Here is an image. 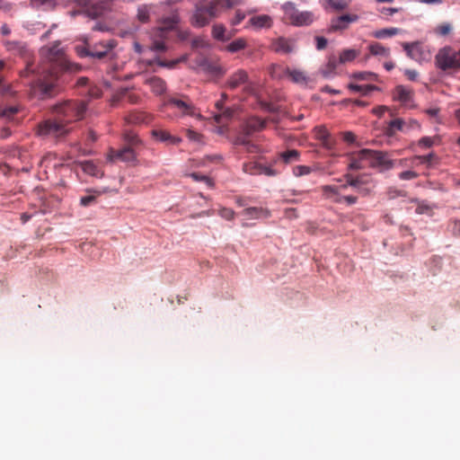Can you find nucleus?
Segmentation results:
<instances>
[{
    "label": "nucleus",
    "mask_w": 460,
    "mask_h": 460,
    "mask_svg": "<svg viewBox=\"0 0 460 460\" xmlns=\"http://www.w3.org/2000/svg\"><path fill=\"white\" fill-rule=\"evenodd\" d=\"M86 111L84 101H66L54 106L55 119H46L37 125L36 134L42 137H60L69 132L67 124L81 119Z\"/></svg>",
    "instance_id": "f257e3e1"
},
{
    "label": "nucleus",
    "mask_w": 460,
    "mask_h": 460,
    "mask_svg": "<svg viewBox=\"0 0 460 460\" xmlns=\"http://www.w3.org/2000/svg\"><path fill=\"white\" fill-rule=\"evenodd\" d=\"M80 66L72 65L65 59H60L58 64L51 63L42 73L30 84V94L39 100H46L54 97L58 93V71H77Z\"/></svg>",
    "instance_id": "f03ea898"
},
{
    "label": "nucleus",
    "mask_w": 460,
    "mask_h": 460,
    "mask_svg": "<svg viewBox=\"0 0 460 460\" xmlns=\"http://www.w3.org/2000/svg\"><path fill=\"white\" fill-rule=\"evenodd\" d=\"M243 0H201L195 4V10L191 16V24L194 27L207 26L211 20L221 15L225 10L242 4Z\"/></svg>",
    "instance_id": "7ed1b4c3"
},
{
    "label": "nucleus",
    "mask_w": 460,
    "mask_h": 460,
    "mask_svg": "<svg viewBox=\"0 0 460 460\" xmlns=\"http://www.w3.org/2000/svg\"><path fill=\"white\" fill-rule=\"evenodd\" d=\"M437 68L444 72L451 73L460 70V49L452 46H445L438 49L435 55Z\"/></svg>",
    "instance_id": "20e7f679"
},
{
    "label": "nucleus",
    "mask_w": 460,
    "mask_h": 460,
    "mask_svg": "<svg viewBox=\"0 0 460 460\" xmlns=\"http://www.w3.org/2000/svg\"><path fill=\"white\" fill-rule=\"evenodd\" d=\"M164 105L173 110L177 116L197 117L200 118V114L197 111L191 100L186 95H174L167 99Z\"/></svg>",
    "instance_id": "39448f33"
},
{
    "label": "nucleus",
    "mask_w": 460,
    "mask_h": 460,
    "mask_svg": "<svg viewBox=\"0 0 460 460\" xmlns=\"http://www.w3.org/2000/svg\"><path fill=\"white\" fill-rule=\"evenodd\" d=\"M285 19L291 24L296 26H305L311 24L314 20V15L312 12L298 11L293 3H286L283 6Z\"/></svg>",
    "instance_id": "423d86ee"
},
{
    "label": "nucleus",
    "mask_w": 460,
    "mask_h": 460,
    "mask_svg": "<svg viewBox=\"0 0 460 460\" xmlns=\"http://www.w3.org/2000/svg\"><path fill=\"white\" fill-rule=\"evenodd\" d=\"M116 47L117 41L112 39L91 43V58L99 60H114L117 58Z\"/></svg>",
    "instance_id": "0eeeda50"
},
{
    "label": "nucleus",
    "mask_w": 460,
    "mask_h": 460,
    "mask_svg": "<svg viewBox=\"0 0 460 460\" xmlns=\"http://www.w3.org/2000/svg\"><path fill=\"white\" fill-rule=\"evenodd\" d=\"M361 157L367 159V165L369 167L387 170L393 166L392 162L387 158V154L381 151L361 149Z\"/></svg>",
    "instance_id": "6e6552de"
},
{
    "label": "nucleus",
    "mask_w": 460,
    "mask_h": 460,
    "mask_svg": "<svg viewBox=\"0 0 460 460\" xmlns=\"http://www.w3.org/2000/svg\"><path fill=\"white\" fill-rule=\"evenodd\" d=\"M226 87L232 91L243 87L244 92L251 93L252 85L248 72L239 68L232 73L226 82Z\"/></svg>",
    "instance_id": "1a4fd4ad"
},
{
    "label": "nucleus",
    "mask_w": 460,
    "mask_h": 460,
    "mask_svg": "<svg viewBox=\"0 0 460 460\" xmlns=\"http://www.w3.org/2000/svg\"><path fill=\"white\" fill-rule=\"evenodd\" d=\"M196 68L200 72L215 76H223L226 73V69L223 67L218 61L208 58L201 55L194 59Z\"/></svg>",
    "instance_id": "9d476101"
},
{
    "label": "nucleus",
    "mask_w": 460,
    "mask_h": 460,
    "mask_svg": "<svg viewBox=\"0 0 460 460\" xmlns=\"http://www.w3.org/2000/svg\"><path fill=\"white\" fill-rule=\"evenodd\" d=\"M323 196L336 204L346 203L353 205L357 203L358 197L353 195L342 196L339 193V188L335 185H323L321 187Z\"/></svg>",
    "instance_id": "9b49d317"
},
{
    "label": "nucleus",
    "mask_w": 460,
    "mask_h": 460,
    "mask_svg": "<svg viewBox=\"0 0 460 460\" xmlns=\"http://www.w3.org/2000/svg\"><path fill=\"white\" fill-rule=\"evenodd\" d=\"M359 16L356 13H344L337 17H333L330 21L328 32H341L349 29L351 23L358 22Z\"/></svg>",
    "instance_id": "f8f14e48"
},
{
    "label": "nucleus",
    "mask_w": 460,
    "mask_h": 460,
    "mask_svg": "<svg viewBox=\"0 0 460 460\" xmlns=\"http://www.w3.org/2000/svg\"><path fill=\"white\" fill-rule=\"evenodd\" d=\"M243 171L251 175H266L269 177L277 176L279 172L272 167V165H266L255 161L244 163Z\"/></svg>",
    "instance_id": "ddd939ff"
},
{
    "label": "nucleus",
    "mask_w": 460,
    "mask_h": 460,
    "mask_svg": "<svg viewBox=\"0 0 460 460\" xmlns=\"http://www.w3.org/2000/svg\"><path fill=\"white\" fill-rule=\"evenodd\" d=\"M180 22L178 13H174L161 20V24L155 29L156 35L160 38H167L169 31L174 30Z\"/></svg>",
    "instance_id": "4468645a"
},
{
    "label": "nucleus",
    "mask_w": 460,
    "mask_h": 460,
    "mask_svg": "<svg viewBox=\"0 0 460 460\" xmlns=\"http://www.w3.org/2000/svg\"><path fill=\"white\" fill-rule=\"evenodd\" d=\"M136 153L130 146H125L119 150L111 149L108 154V160L111 162L119 160L129 163L136 161Z\"/></svg>",
    "instance_id": "2eb2a0df"
},
{
    "label": "nucleus",
    "mask_w": 460,
    "mask_h": 460,
    "mask_svg": "<svg viewBox=\"0 0 460 460\" xmlns=\"http://www.w3.org/2000/svg\"><path fill=\"white\" fill-rule=\"evenodd\" d=\"M402 47L408 57L418 62H421L428 58L424 56L423 48L419 42L403 43Z\"/></svg>",
    "instance_id": "dca6fc26"
},
{
    "label": "nucleus",
    "mask_w": 460,
    "mask_h": 460,
    "mask_svg": "<svg viewBox=\"0 0 460 460\" xmlns=\"http://www.w3.org/2000/svg\"><path fill=\"white\" fill-rule=\"evenodd\" d=\"M413 94L412 89L404 85H397L394 91V98L404 105L411 103Z\"/></svg>",
    "instance_id": "f3484780"
},
{
    "label": "nucleus",
    "mask_w": 460,
    "mask_h": 460,
    "mask_svg": "<svg viewBox=\"0 0 460 460\" xmlns=\"http://www.w3.org/2000/svg\"><path fill=\"white\" fill-rule=\"evenodd\" d=\"M235 32V30L227 31L222 23L214 24L211 31L213 38L219 41H227L231 40L234 36Z\"/></svg>",
    "instance_id": "a211bd4d"
},
{
    "label": "nucleus",
    "mask_w": 460,
    "mask_h": 460,
    "mask_svg": "<svg viewBox=\"0 0 460 460\" xmlns=\"http://www.w3.org/2000/svg\"><path fill=\"white\" fill-rule=\"evenodd\" d=\"M246 219H258V218H268L270 217V212L267 208L251 207L243 209L241 212Z\"/></svg>",
    "instance_id": "6ab92c4d"
},
{
    "label": "nucleus",
    "mask_w": 460,
    "mask_h": 460,
    "mask_svg": "<svg viewBox=\"0 0 460 460\" xmlns=\"http://www.w3.org/2000/svg\"><path fill=\"white\" fill-rule=\"evenodd\" d=\"M151 119L152 117L150 114L139 111H131L126 117L127 122L134 125L148 124L151 121Z\"/></svg>",
    "instance_id": "aec40b11"
},
{
    "label": "nucleus",
    "mask_w": 460,
    "mask_h": 460,
    "mask_svg": "<svg viewBox=\"0 0 460 460\" xmlns=\"http://www.w3.org/2000/svg\"><path fill=\"white\" fill-rule=\"evenodd\" d=\"M271 49L275 52L288 54L294 49V43L291 40L279 38L272 42Z\"/></svg>",
    "instance_id": "412c9836"
},
{
    "label": "nucleus",
    "mask_w": 460,
    "mask_h": 460,
    "mask_svg": "<svg viewBox=\"0 0 460 460\" xmlns=\"http://www.w3.org/2000/svg\"><path fill=\"white\" fill-rule=\"evenodd\" d=\"M146 84L156 95L164 94L167 89L165 81L158 76H152L146 79Z\"/></svg>",
    "instance_id": "4be33fe9"
},
{
    "label": "nucleus",
    "mask_w": 460,
    "mask_h": 460,
    "mask_svg": "<svg viewBox=\"0 0 460 460\" xmlns=\"http://www.w3.org/2000/svg\"><path fill=\"white\" fill-rule=\"evenodd\" d=\"M152 135L156 139L172 145H178L181 141L180 137L171 135L170 132L164 129H154Z\"/></svg>",
    "instance_id": "5701e85b"
},
{
    "label": "nucleus",
    "mask_w": 460,
    "mask_h": 460,
    "mask_svg": "<svg viewBox=\"0 0 460 460\" xmlns=\"http://www.w3.org/2000/svg\"><path fill=\"white\" fill-rule=\"evenodd\" d=\"M155 5L153 4H141L137 10V20L141 23H147L150 22L151 14L154 13Z\"/></svg>",
    "instance_id": "b1692460"
},
{
    "label": "nucleus",
    "mask_w": 460,
    "mask_h": 460,
    "mask_svg": "<svg viewBox=\"0 0 460 460\" xmlns=\"http://www.w3.org/2000/svg\"><path fill=\"white\" fill-rule=\"evenodd\" d=\"M248 23L255 29L270 28L272 25V20L269 15L261 14L252 17Z\"/></svg>",
    "instance_id": "393cba45"
},
{
    "label": "nucleus",
    "mask_w": 460,
    "mask_h": 460,
    "mask_svg": "<svg viewBox=\"0 0 460 460\" xmlns=\"http://www.w3.org/2000/svg\"><path fill=\"white\" fill-rule=\"evenodd\" d=\"M367 166V159L361 157V150L350 155L349 164V170H360Z\"/></svg>",
    "instance_id": "a878e982"
},
{
    "label": "nucleus",
    "mask_w": 460,
    "mask_h": 460,
    "mask_svg": "<svg viewBox=\"0 0 460 460\" xmlns=\"http://www.w3.org/2000/svg\"><path fill=\"white\" fill-rule=\"evenodd\" d=\"M266 126V120L253 117L247 120L246 123V134L250 135L253 132L262 130Z\"/></svg>",
    "instance_id": "bb28decb"
},
{
    "label": "nucleus",
    "mask_w": 460,
    "mask_h": 460,
    "mask_svg": "<svg viewBox=\"0 0 460 460\" xmlns=\"http://www.w3.org/2000/svg\"><path fill=\"white\" fill-rule=\"evenodd\" d=\"M325 4L323 8L327 10L331 8L334 11H342L349 7L352 0H323Z\"/></svg>",
    "instance_id": "cd10ccee"
},
{
    "label": "nucleus",
    "mask_w": 460,
    "mask_h": 460,
    "mask_svg": "<svg viewBox=\"0 0 460 460\" xmlns=\"http://www.w3.org/2000/svg\"><path fill=\"white\" fill-rule=\"evenodd\" d=\"M314 131H315L316 138L318 140L322 141L323 145L325 147L331 148L332 143V140H331V136H330L328 130L326 129V128H324L323 126L316 127L314 128Z\"/></svg>",
    "instance_id": "c85d7f7f"
},
{
    "label": "nucleus",
    "mask_w": 460,
    "mask_h": 460,
    "mask_svg": "<svg viewBox=\"0 0 460 460\" xmlns=\"http://www.w3.org/2000/svg\"><path fill=\"white\" fill-rule=\"evenodd\" d=\"M339 64V58L337 59L334 56H331L325 66L322 68V75L324 77L332 76L335 74L336 68Z\"/></svg>",
    "instance_id": "c756f323"
},
{
    "label": "nucleus",
    "mask_w": 460,
    "mask_h": 460,
    "mask_svg": "<svg viewBox=\"0 0 460 460\" xmlns=\"http://www.w3.org/2000/svg\"><path fill=\"white\" fill-rule=\"evenodd\" d=\"M368 50L373 56H380L384 58H387L390 55V49L385 48L382 44L378 42H373L368 46Z\"/></svg>",
    "instance_id": "7c9ffc66"
},
{
    "label": "nucleus",
    "mask_w": 460,
    "mask_h": 460,
    "mask_svg": "<svg viewBox=\"0 0 460 460\" xmlns=\"http://www.w3.org/2000/svg\"><path fill=\"white\" fill-rule=\"evenodd\" d=\"M359 55V51L354 49H343L340 53L339 62L340 64H346L353 61Z\"/></svg>",
    "instance_id": "2f4dec72"
},
{
    "label": "nucleus",
    "mask_w": 460,
    "mask_h": 460,
    "mask_svg": "<svg viewBox=\"0 0 460 460\" xmlns=\"http://www.w3.org/2000/svg\"><path fill=\"white\" fill-rule=\"evenodd\" d=\"M80 166L82 168V170L84 171V172L89 174V175H92V176H96L98 177L99 175H102V173H101L98 166L92 161H84L80 164Z\"/></svg>",
    "instance_id": "473e14b6"
},
{
    "label": "nucleus",
    "mask_w": 460,
    "mask_h": 460,
    "mask_svg": "<svg viewBox=\"0 0 460 460\" xmlns=\"http://www.w3.org/2000/svg\"><path fill=\"white\" fill-rule=\"evenodd\" d=\"M279 159L285 164H291L299 160L300 153L296 149L288 150L279 155Z\"/></svg>",
    "instance_id": "72a5a7b5"
},
{
    "label": "nucleus",
    "mask_w": 460,
    "mask_h": 460,
    "mask_svg": "<svg viewBox=\"0 0 460 460\" xmlns=\"http://www.w3.org/2000/svg\"><path fill=\"white\" fill-rule=\"evenodd\" d=\"M4 45L8 51L14 54L24 55L27 51L25 45L19 41H6Z\"/></svg>",
    "instance_id": "f704fd0d"
},
{
    "label": "nucleus",
    "mask_w": 460,
    "mask_h": 460,
    "mask_svg": "<svg viewBox=\"0 0 460 460\" xmlns=\"http://www.w3.org/2000/svg\"><path fill=\"white\" fill-rule=\"evenodd\" d=\"M349 88L351 91L354 92H360L362 94L367 95L370 92L375 90H379V88L373 84H349Z\"/></svg>",
    "instance_id": "c9c22d12"
},
{
    "label": "nucleus",
    "mask_w": 460,
    "mask_h": 460,
    "mask_svg": "<svg viewBox=\"0 0 460 460\" xmlns=\"http://www.w3.org/2000/svg\"><path fill=\"white\" fill-rule=\"evenodd\" d=\"M404 121L402 119H395L389 122L386 128V134L388 136H394L396 131H401L403 128Z\"/></svg>",
    "instance_id": "e433bc0d"
},
{
    "label": "nucleus",
    "mask_w": 460,
    "mask_h": 460,
    "mask_svg": "<svg viewBox=\"0 0 460 460\" xmlns=\"http://www.w3.org/2000/svg\"><path fill=\"white\" fill-rule=\"evenodd\" d=\"M287 74L288 75V76L290 77V79L294 83L303 84H306V82H307L306 75H305L304 72H302L300 70H296V69L289 70V69H287Z\"/></svg>",
    "instance_id": "4c0bfd02"
},
{
    "label": "nucleus",
    "mask_w": 460,
    "mask_h": 460,
    "mask_svg": "<svg viewBox=\"0 0 460 460\" xmlns=\"http://www.w3.org/2000/svg\"><path fill=\"white\" fill-rule=\"evenodd\" d=\"M31 4L34 8L48 11L54 8L56 0H31Z\"/></svg>",
    "instance_id": "58836bf2"
},
{
    "label": "nucleus",
    "mask_w": 460,
    "mask_h": 460,
    "mask_svg": "<svg viewBox=\"0 0 460 460\" xmlns=\"http://www.w3.org/2000/svg\"><path fill=\"white\" fill-rule=\"evenodd\" d=\"M153 42H152V45L150 47V49L152 50H155V51H160V52H164L167 49V47L164 41V40L165 38H160L156 35V31L155 30L154 31V34H153Z\"/></svg>",
    "instance_id": "ea45409f"
},
{
    "label": "nucleus",
    "mask_w": 460,
    "mask_h": 460,
    "mask_svg": "<svg viewBox=\"0 0 460 460\" xmlns=\"http://www.w3.org/2000/svg\"><path fill=\"white\" fill-rule=\"evenodd\" d=\"M399 31H400V29H398V28L382 29V30L376 31L373 33V36L376 39H384V38L394 36V35L398 34Z\"/></svg>",
    "instance_id": "a19ab883"
},
{
    "label": "nucleus",
    "mask_w": 460,
    "mask_h": 460,
    "mask_svg": "<svg viewBox=\"0 0 460 460\" xmlns=\"http://www.w3.org/2000/svg\"><path fill=\"white\" fill-rule=\"evenodd\" d=\"M246 41L244 39L239 38L226 46V50L232 53L237 52L245 49Z\"/></svg>",
    "instance_id": "79ce46f5"
},
{
    "label": "nucleus",
    "mask_w": 460,
    "mask_h": 460,
    "mask_svg": "<svg viewBox=\"0 0 460 460\" xmlns=\"http://www.w3.org/2000/svg\"><path fill=\"white\" fill-rule=\"evenodd\" d=\"M352 77L357 80H362V81H377V79H378V76L376 74L372 73V72H367V71L354 73L352 75Z\"/></svg>",
    "instance_id": "37998d69"
},
{
    "label": "nucleus",
    "mask_w": 460,
    "mask_h": 460,
    "mask_svg": "<svg viewBox=\"0 0 460 460\" xmlns=\"http://www.w3.org/2000/svg\"><path fill=\"white\" fill-rule=\"evenodd\" d=\"M75 51L81 58H91V43L85 40L84 45L75 47Z\"/></svg>",
    "instance_id": "c03bdc74"
},
{
    "label": "nucleus",
    "mask_w": 460,
    "mask_h": 460,
    "mask_svg": "<svg viewBox=\"0 0 460 460\" xmlns=\"http://www.w3.org/2000/svg\"><path fill=\"white\" fill-rule=\"evenodd\" d=\"M189 176L193 179L195 181H204L208 187L212 188L214 186V182L212 179L206 175L199 174V172L190 173Z\"/></svg>",
    "instance_id": "a18cd8bd"
},
{
    "label": "nucleus",
    "mask_w": 460,
    "mask_h": 460,
    "mask_svg": "<svg viewBox=\"0 0 460 460\" xmlns=\"http://www.w3.org/2000/svg\"><path fill=\"white\" fill-rule=\"evenodd\" d=\"M312 172V169L306 165H296L293 168V173L296 177L307 175Z\"/></svg>",
    "instance_id": "49530a36"
},
{
    "label": "nucleus",
    "mask_w": 460,
    "mask_h": 460,
    "mask_svg": "<svg viewBox=\"0 0 460 460\" xmlns=\"http://www.w3.org/2000/svg\"><path fill=\"white\" fill-rule=\"evenodd\" d=\"M416 160L419 161L420 164H431L434 160L437 159V156L434 153H430L427 155H418L415 157Z\"/></svg>",
    "instance_id": "de8ad7c7"
},
{
    "label": "nucleus",
    "mask_w": 460,
    "mask_h": 460,
    "mask_svg": "<svg viewBox=\"0 0 460 460\" xmlns=\"http://www.w3.org/2000/svg\"><path fill=\"white\" fill-rule=\"evenodd\" d=\"M124 139L130 146H137V144L140 143V140L137 134L131 131L125 133Z\"/></svg>",
    "instance_id": "09e8293b"
},
{
    "label": "nucleus",
    "mask_w": 460,
    "mask_h": 460,
    "mask_svg": "<svg viewBox=\"0 0 460 460\" xmlns=\"http://www.w3.org/2000/svg\"><path fill=\"white\" fill-rule=\"evenodd\" d=\"M219 215L226 220H232L234 217V211L232 208H222L219 210Z\"/></svg>",
    "instance_id": "8fccbe9b"
},
{
    "label": "nucleus",
    "mask_w": 460,
    "mask_h": 460,
    "mask_svg": "<svg viewBox=\"0 0 460 460\" xmlns=\"http://www.w3.org/2000/svg\"><path fill=\"white\" fill-rule=\"evenodd\" d=\"M451 30L452 27L449 23H443L436 28V32L439 35L446 36L451 31Z\"/></svg>",
    "instance_id": "3c124183"
},
{
    "label": "nucleus",
    "mask_w": 460,
    "mask_h": 460,
    "mask_svg": "<svg viewBox=\"0 0 460 460\" xmlns=\"http://www.w3.org/2000/svg\"><path fill=\"white\" fill-rule=\"evenodd\" d=\"M245 13L242 10H236L234 17L230 21L231 25L235 26L245 19Z\"/></svg>",
    "instance_id": "603ef678"
},
{
    "label": "nucleus",
    "mask_w": 460,
    "mask_h": 460,
    "mask_svg": "<svg viewBox=\"0 0 460 460\" xmlns=\"http://www.w3.org/2000/svg\"><path fill=\"white\" fill-rule=\"evenodd\" d=\"M95 200H96L95 195L84 196L80 199V204L83 207H88V206L93 204L95 202Z\"/></svg>",
    "instance_id": "864d4df0"
},
{
    "label": "nucleus",
    "mask_w": 460,
    "mask_h": 460,
    "mask_svg": "<svg viewBox=\"0 0 460 460\" xmlns=\"http://www.w3.org/2000/svg\"><path fill=\"white\" fill-rule=\"evenodd\" d=\"M366 183L367 181L363 180L362 176H357L354 178V180H351L349 182V186L355 188L356 190L360 189V186Z\"/></svg>",
    "instance_id": "5fc2aeb1"
},
{
    "label": "nucleus",
    "mask_w": 460,
    "mask_h": 460,
    "mask_svg": "<svg viewBox=\"0 0 460 460\" xmlns=\"http://www.w3.org/2000/svg\"><path fill=\"white\" fill-rule=\"evenodd\" d=\"M417 176H418L417 172H415L413 171H410V170L402 172L399 174V178L403 181L412 180V179L417 178Z\"/></svg>",
    "instance_id": "6e6d98bb"
},
{
    "label": "nucleus",
    "mask_w": 460,
    "mask_h": 460,
    "mask_svg": "<svg viewBox=\"0 0 460 460\" xmlns=\"http://www.w3.org/2000/svg\"><path fill=\"white\" fill-rule=\"evenodd\" d=\"M434 145V138L430 137H423L419 140V146L429 148Z\"/></svg>",
    "instance_id": "4d7b16f0"
},
{
    "label": "nucleus",
    "mask_w": 460,
    "mask_h": 460,
    "mask_svg": "<svg viewBox=\"0 0 460 460\" xmlns=\"http://www.w3.org/2000/svg\"><path fill=\"white\" fill-rule=\"evenodd\" d=\"M186 135H187L188 138H190V140H193V141L199 142L201 139V135L192 129H187Z\"/></svg>",
    "instance_id": "13d9d810"
},
{
    "label": "nucleus",
    "mask_w": 460,
    "mask_h": 460,
    "mask_svg": "<svg viewBox=\"0 0 460 460\" xmlns=\"http://www.w3.org/2000/svg\"><path fill=\"white\" fill-rule=\"evenodd\" d=\"M315 41H316V49L318 50H322V49H325L327 46V40L324 37L317 36L315 38Z\"/></svg>",
    "instance_id": "bf43d9fd"
},
{
    "label": "nucleus",
    "mask_w": 460,
    "mask_h": 460,
    "mask_svg": "<svg viewBox=\"0 0 460 460\" xmlns=\"http://www.w3.org/2000/svg\"><path fill=\"white\" fill-rule=\"evenodd\" d=\"M16 107H9L4 110H3L0 113V116L10 118L11 116L14 115L17 112Z\"/></svg>",
    "instance_id": "052dcab7"
},
{
    "label": "nucleus",
    "mask_w": 460,
    "mask_h": 460,
    "mask_svg": "<svg viewBox=\"0 0 460 460\" xmlns=\"http://www.w3.org/2000/svg\"><path fill=\"white\" fill-rule=\"evenodd\" d=\"M190 35V31L189 30H178L177 37L181 41H185L189 40Z\"/></svg>",
    "instance_id": "680f3d73"
},
{
    "label": "nucleus",
    "mask_w": 460,
    "mask_h": 460,
    "mask_svg": "<svg viewBox=\"0 0 460 460\" xmlns=\"http://www.w3.org/2000/svg\"><path fill=\"white\" fill-rule=\"evenodd\" d=\"M404 75L411 81H416L419 76V73L416 70H412V69H406L404 71Z\"/></svg>",
    "instance_id": "e2e57ef3"
},
{
    "label": "nucleus",
    "mask_w": 460,
    "mask_h": 460,
    "mask_svg": "<svg viewBox=\"0 0 460 460\" xmlns=\"http://www.w3.org/2000/svg\"><path fill=\"white\" fill-rule=\"evenodd\" d=\"M233 112L232 111H230L229 109L226 110L224 111L223 114H217L215 115V120L217 122V123H221L222 122V119L223 117H226V118H230L232 116Z\"/></svg>",
    "instance_id": "0e129e2a"
},
{
    "label": "nucleus",
    "mask_w": 460,
    "mask_h": 460,
    "mask_svg": "<svg viewBox=\"0 0 460 460\" xmlns=\"http://www.w3.org/2000/svg\"><path fill=\"white\" fill-rule=\"evenodd\" d=\"M452 233L455 235H460V220H454L451 223Z\"/></svg>",
    "instance_id": "69168bd1"
},
{
    "label": "nucleus",
    "mask_w": 460,
    "mask_h": 460,
    "mask_svg": "<svg viewBox=\"0 0 460 460\" xmlns=\"http://www.w3.org/2000/svg\"><path fill=\"white\" fill-rule=\"evenodd\" d=\"M380 13L383 14L391 16V15H394V13H398V9L393 8V7H383L380 10Z\"/></svg>",
    "instance_id": "338daca9"
},
{
    "label": "nucleus",
    "mask_w": 460,
    "mask_h": 460,
    "mask_svg": "<svg viewBox=\"0 0 460 460\" xmlns=\"http://www.w3.org/2000/svg\"><path fill=\"white\" fill-rule=\"evenodd\" d=\"M342 137H343V140L348 143H353L356 139L355 135L350 131L344 132L342 134Z\"/></svg>",
    "instance_id": "774afa93"
}]
</instances>
